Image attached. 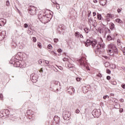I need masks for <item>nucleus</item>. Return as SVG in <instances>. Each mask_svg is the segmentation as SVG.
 <instances>
[{"instance_id": "nucleus-1", "label": "nucleus", "mask_w": 125, "mask_h": 125, "mask_svg": "<svg viewBox=\"0 0 125 125\" xmlns=\"http://www.w3.org/2000/svg\"><path fill=\"white\" fill-rule=\"evenodd\" d=\"M83 43L85 45V46L86 47L91 45L96 54H101V53L104 52L105 51V44L104 43L99 42L97 44L96 40L91 41V40L87 39L86 42H83Z\"/></svg>"}, {"instance_id": "nucleus-2", "label": "nucleus", "mask_w": 125, "mask_h": 125, "mask_svg": "<svg viewBox=\"0 0 125 125\" xmlns=\"http://www.w3.org/2000/svg\"><path fill=\"white\" fill-rule=\"evenodd\" d=\"M114 51L115 53H118V49L115 44L111 43L108 45L107 53L110 56H113L114 55Z\"/></svg>"}, {"instance_id": "nucleus-3", "label": "nucleus", "mask_w": 125, "mask_h": 125, "mask_svg": "<svg viewBox=\"0 0 125 125\" xmlns=\"http://www.w3.org/2000/svg\"><path fill=\"white\" fill-rule=\"evenodd\" d=\"M79 63H80L81 66L84 67V69H86V70H89V67L87 64V62L85 58H81V59L79 60Z\"/></svg>"}, {"instance_id": "nucleus-4", "label": "nucleus", "mask_w": 125, "mask_h": 125, "mask_svg": "<svg viewBox=\"0 0 125 125\" xmlns=\"http://www.w3.org/2000/svg\"><path fill=\"white\" fill-rule=\"evenodd\" d=\"M92 115L94 118H99L100 115H101V111L100 109H94L92 112Z\"/></svg>"}, {"instance_id": "nucleus-5", "label": "nucleus", "mask_w": 125, "mask_h": 125, "mask_svg": "<svg viewBox=\"0 0 125 125\" xmlns=\"http://www.w3.org/2000/svg\"><path fill=\"white\" fill-rule=\"evenodd\" d=\"M36 9L37 8L35 7V6H31L28 9V13H29V14H30V15H32V16L35 15L37 11Z\"/></svg>"}, {"instance_id": "nucleus-6", "label": "nucleus", "mask_w": 125, "mask_h": 125, "mask_svg": "<svg viewBox=\"0 0 125 125\" xmlns=\"http://www.w3.org/2000/svg\"><path fill=\"white\" fill-rule=\"evenodd\" d=\"M62 117L65 121L70 120V114L68 111H64L62 112Z\"/></svg>"}, {"instance_id": "nucleus-7", "label": "nucleus", "mask_w": 125, "mask_h": 125, "mask_svg": "<svg viewBox=\"0 0 125 125\" xmlns=\"http://www.w3.org/2000/svg\"><path fill=\"white\" fill-rule=\"evenodd\" d=\"M38 78L39 77L37 74L33 73L30 75V79H31L32 83H37V82H38Z\"/></svg>"}, {"instance_id": "nucleus-8", "label": "nucleus", "mask_w": 125, "mask_h": 125, "mask_svg": "<svg viewBox=\"0 0 125 125\" xmlns=\"http://www.w3.org/2000/svg\"><path fill=\"white\" fill-rule=\"evenodd\" d=\"M46 15H43L42 13H39L38 14V18L40 21H42L43 20H44L46 18Z\"/></svg>"}, {"instance_id": "nucleus-9", "label": "nucleus", "mask_w": 125, "mask_h": 125, "mask_svg": "<svg viewBox=\"0 0 125 125\" xmlns=\"http://www.w3.org/2000/svg\"><path fill=\"white\" fill-rule=\"evenodd\" d=\"M67 91L69 94L72 95V94H74V93L75 92V89L72 86H70L67 89Z\"/></svg>"}, {"instance_id": "nucleus-10", "label": "nucleus", "mask_w": 125, "mask_h": 125, "mask_svg": "<svg viewBox=\"0 0 125 125\" xmlns=\"http://www.w3.org/2000/svg\"><path fill=\"white\" fill-rule=\"evenodd\" d=\"M60 83L57 81H54L53 83L51 84V88L53 89V85H55V87L57 88V86L59 85Z\"/></svg>"}, {"instance_id": "nucleus-11", "label": "nucleus", "mask_w": 125, "mask_h": 125, "mask_svg": "<svg viewBox=\"0 0 125 125\" xmlns=\"http://www.w3.org/2000/svg\"><path fill=\"white\" fill-rule=\"evenodd\" d=\"M6 33L5 31H0V41H2L3 39H4L5 36L6 35Z\"/></svg>"}, {"instance_id": "nucleus-12", "label": "nucleus", "mask_w": 125, "mask_h": 125, "mask_svg": "<svg viewBox=\"0 0 125 125\" xmlns=\"http://www.w3.org/2000/svg\"><path fill=\"white\" fill-rule=\"evenodd\" d=\"M5 23H6V20L3 19H0V26L1 27H3L5 25Z\"/></svg>"}, {"instance_id": "nucleus-13", "label": "nucleus", "mask_w": 125, "mask_h": 125, "mask_svg": "<svg viewBox=\"0 0 125 125\" xmlns=\"http://www.w3.org/2000/svg\"><path fill=\"white\" fill-rule=\"evenodd\" d=\"M54 121H55L56 125H59V123H60V118L58 116H55L54 117Z\"/></svg>"}, {"instance_id": "nucleus-14", "label": "nucleus", "mask_w": 125, "mask_h": 125, "mask_svg": "<svg viewBox=\"0 0 125 125\" xmlns=\"http://www.w3.org/2000/svg\"><path fill=\"white\" fill-rule=\"evenodd\" d=\"M12 64H14L15 67H21V68H22V66H21V64L19 61L14 62V63L12 62Z\"/></svg>"}, {"instance_id": "nucleus-15", "label": "nucleus", "mask_w": 125, "mask_h": 125, "mask_svg": "<svg viewBox=\"0 0 125 125\" xmlns=\"http://www.w3.org/2000/svg\"><path fill=\"white\" fill-rule=\"evenodd\" d=\"M9 119L10 121H12V122H16V121H17L19 118L13 115H11V117H10Z\"/></svg>"}, {"instance_id": "nucleus-16", "label": "nucleus", "mask_w": 125, "mask_h": 125, "mask_svg": "<svg viewBox=\"0 0 125 125\" xmlns=\"http://www.w3.org/2000/svg\"><path fill=\"white\" fill-rule=\"evenodd\" d=\"M57 30L58 32H59V33L61 34V33H62V31L64 30V28H63V25H59L57 28Z\"/></svg>"}, {"instance_id": "nucleus-17", "label": "nucleus", "mask_w": 125, "mask_h": 125, "mask_svg": "<svg viewBox=\"0 0 125 125\" xmlns=\"http://www.w3.org/2000/svg\"><path fill=\"white\" fill-rule=\"evenodd\" d=\"M89 90V85L85 86L83 88V91H85V93H86V92H88Z\"/></svg>"}, {"instance_id": "nucleus-18", "label": "nucleus", "mask_w": 125, "mask_h": 125, "mask_svg": "<svg viewBox=\"0 0 125 125\" xmlns=\"http://www.w3.org/2000/svg\"><path fill=\"white\" fill-rule=\"evenodd\" d=\"M3 113H4L5 116H8L9 117V110L8 109H3Z\"/></svg>"}, {"instance_id": "nucleus-19", "label": "nucleus", "mask_w": 125, "mask_h": 125, "mask_svg": "<svg viewBox=\"0 0 125 125\" xmlns=\"http://www.w3.org/2000/svg\"><path fill=\"white\" fill-rule=\"evenodd\" d=\"M99 2L101 5L104 6L106 4V0H100Z\"/></svg>"}, {"instance_id": "nucleus-20", "label": "nucleus", "mask_w": 125, "mask_h": 125, "mask_svg": "<svg viewBox=\"0 0 125 125\" xmlns=\"http://www.w3.org/2000/svg\"><path fill=\"white\" fill-rule=\"evenodd\" d=\"M105 17H108V18H111L112 19H113V18H114V15L111 14H107L106 15Z\"/></svg>"}, {"instance_id": "nucleus-21", "label": "nucleus", "mask_w": 125, "mask_h": 125, "mask_svg": "<svg viewBox=\"0 0 125 125\" xmlns=\"http://www.w3.org/2000/svg\"><path fill=\"white\" fill-rule=\"evenodd\" d=\"M104 29L105 33H111V31H110V29H109V28L104 26Z\"/></svg>"}, {"instance_id": "nucleus-22", "label": "nucleus", "mask_w": 125, "mask_h": 125, "mask_svg": "<svg viewBox=\"0 0 125 125\" xmlns=\"http://www.w3.org/2000/svg\"><path fill=\"white\" fill-rule=\"evenodd\" d=\"M114 28H115V24L113 23H111L110 25V30H114Z\"/></svg>"}, {"instance_id": "nucleus-23", "label": "nucleus", "mask_w": 125, "mask_h": 125, "mask_svg": "<svg viewBox=\"0 0 125 125\" xmlns=\"http://www.w3.org/2000/svg\"><path fill=\"white\" fill-rule=\"evenodd\" d=\"M97 18L99 20H101L102 19V16H101V14H97Z\"/></svg>"}, {"instance_id": "nucleus-24", "label": "nucleus", "mask_w": 125, "mask_h": 125, "mask_svg": "<svg viewBox=\"0 0 125 125\" xmlns=\"http://www.w3.org/2000/svg\"><path fill=\"white\" fill-rule=\"evenodd\" d=\"M107 39L108 41H112V40H113V38L110 35L107 36Z\"/></svg>"}, {"instance_id": "nucleus-25", "label": "nucleus", "mask_w": 125, "mask_h": 125, "mask_svg": "<svg viewBox=\"0 0 125 125\" xmlns=\"http://www.w3.org/2000/svg\"><path fill=\"white\" fill-rule=\"evenodd\" d=\"M54 4L56 5V7L57 9H59L60 8V6H59V4H58L57 2H54Z\"/></svg>"}, {"instance_id": "nucleus-26", "label": "nucleus", "mask_w": 125, "mask_h": 125, "mask_svg": "<svg viewBox=\"0 0 125 125\" xmlns=\"http://www.w3.org/2000/svg\"><path fill=\"white\" fill-rule=\"evenodd\" d=\"M116 22H117V23H123V21L120 19H117L116 20Z\"/></svg>"}, {"instance_id": "nucleus-27", "label": "nucleus", "mask_w": 125, "mask_h": 125, "mask_svg": "<svg viewBox=\"0 0 125 125\" xmlns=\"http://www.w3.org/2000/svg\"><path fill=\"white\" fill-rule=\"evenodd\" d=\"M104 26H102V28H101L102 33H103L104 32H105V29H104V27H106L104 24H103Z\"/></svg>"}, {"instance_id": "nucleus-28", "label": "nucleus", "mask_w": 125, "mask_h": 125, "mask_svg": "<svg viewBox=\"0 0 125 125\" xmlns=\"http://www.w3.org/2000/svg\"><path fill=\"white\" fill-rule=\"evenodd\" d=\"M109 65H110V63L109 62H106L104 63V66L106 67H109Z\"/></svg>"}, {"instance_id": "nucleus-29", "label": "nucleus", "mask_w": 125, "mask_h": 125, "mask_svg": "<svg viewBox=\"0 0 125 125\" xmlns=\"http://www.w3.org/2000/svg\"><path fill=\"white\" fill-rule=\"evenodd\" d=\"M68 68H73L74 67V64L69 63L68 64Z\"/></svg>"}, {"instance_id": "nucleus-30", "label": "nucleus", "mask_w": 125, "mask_h": 125, "mask_svg": "<svg viewBox=\"0 0 125 125\" xmlns=\"http://www.w3.org/2000/svg\"><path fill=\"white\" fill-rule=\"evenodd\" d=\"M37 45L38 46V47H39V48H42V43L40 42H38L37 43Z\"/></svg>"}, {"instance_id": "nucleus-31", "label": "nucleus", "mask_w": 125, "mask_h": 125, "mask_svg": "<svg viewBox=\"0 0 125 125\" xmlns=\"http://www.w3.org/2000/svg\"><path fill=\"white\" fill-rule=\"evenodd\" d=\"M75 37H80V32H76L75 33Z\"/></svg>"}, {"instance_id": "nucleus-32", "label": "nucleus", "mask_w": 125, "mask_h": 125, "mask_svg": "<svg viewBox=\"0 0 125 125\" xmlns=\"http://www.w3.org/2000/svg\"><path fill=\"white\" fill-rule=\"evenodd\" d=\"M111 84H113V85H116L117 84V82L116 81H111Z\"/></svg>"}, {"instance_id": "nucleus-33", "label": "nucleus", "mask_w": 125, "mask_h": 125, "mask_svg": "<svg viewBox=\"0 0 125 125\" xmlns=\"http://www.w3.org/2000/svg\"><path fill=\"white\" fill-rule=\"evenodd\" d=\"M88 30L89 29H88V28H85L84 29V31H85L86 34H88Z\"/></svg>"}, {"instance_id": "nucleus-34", "label": "nucleus", "mask_w": 125, "mask_h": 125, "mask_svg": "<svg viewBox=\"0 0 125 125\" xmlns=\"http://www.w3.org/2000/svg\"><path fill=\"white\" fill-rule=\"evenodd\" d=\"M6 5H7V6H9L10 5V3L9 2V0H6Z\"/></svg>"}, {"instance_id": "nucleus-35", "label": "nucleus", "mask_w": 125, "mask_h": 125, "mask_svg": "<svg viewBox=\"0 0 125 125\" xmlns=\"http://www.w3.org/2000/svg\"><path fill=\"white\" fill-rule=\"evenodd\" d=\"M0 100H3V96L1 93L0 94Z\"/></svg>"}, {"instance_id": "nucleus-36", "label": "nucleus", "mask_w": 125, "mask_h": 125, "mask_svg": "<svg viewBox=\"0 0 125 125\" xmlns=\"http://www.w3.org/2000/svg\"><path fill=\"white\" fill-rule=\"evenodd\" d=\"M105 20H106V22H110V21H111V20L110 19V18H108V17H106Z\"/></svg>"}, {"instance_id": "nucleus-37", "label": "nucleus", "mask_w": 125, "mask_h": 125, "mask_svg": "<svg viewBox=\"0 0 125 125\" xmlns=\"http://www.w3.org/2000/svg\"><path fill=\"white\" fill-rule=\"evenodd\" d=\"M98 32H99L100 33V34L102 33V31H101V28H100V27L98 28Z\"/></svg>"}, {"instance_id": "nucleus-38", "label": "nucleus", "mask_w": 125, "mask_h": 125, "mask_svg": "<svg viewBox=\"0 0 125 125\" xmlns=\"http://www.w3.org/2000/svg\"><path fill=\"white\" fill-rule=\"evenodd\" d=\"M51 54H53L54 56H56V55H57V54H56L54 51H51Z\"/></svg>"}, {"instance_id": "nucleus-39", "label": "nucleus", "mask_w": 125, "mask_h": 125, "mask_svg": "<svg viewBox=\"0 0 125 125\" xmlns=\"http://www.w3.org/2000/svg\"><path fill=\"white\" fill-rule=\"evenodd\" d=\"M32 40L33 42H37V38H36V37H33Z\"/></svg>"}, {"instance_id": "nucleus-40", "label": "nucleus", "mask_w": 125, "mask_h": 125, "mask_svg": "<svg viewBox=\"0 0 125 125\" xmlns=\"http://www.w3.org/2000/svg\"><path fill=\"white\" fill-rule=\"evenodd\" d=\"M106 73L107 74H111V70L109 69H106Z\"/></svg>"}, {"instance_id": "nucleus-41", "label": "nucleus", "mask_w": 125, "mask_h": 125, "mask_svg": "<svg viewBox=\"0 0 125 125\" xmlns=\"http://www.w3.org/2000/svg\"><path fill=\"white\" fill-rule=\"evenodd\" d=\"M48 48H49V49H52V46L51 45V44L48 45Z\"/></svg>"}, {"instance_id": "nucleus-42", "label": "nucleus", "mask_w": 125, "mask_h": 125, "mask_svg": "<svg viewBox=\"0 0 125 125\" xmlns=\"http://www.w3.org/2000/svg\"><path fill=\"white\" fill-rule=\"evenodd\" d=\"M54 42L55 43H57L58 42V39H54Z\"/></svg>"}, {"instance_id": "nucleus-43", "label": "nucleus", "mask_w": 125, "mask_h": 125, "mask_svg": "<svg viewBox=\"0 0 125 125\" xmlns=\"http://www.w3.org/2000/svg\"><path fill=\"white\" fill-rule=\"evenodd\" d=\"M97 76L98 77H99V78H102V74H101V73H98Z\"/></svg>"}, {"instance_id": "nucleus-44", "label": "nucleus", "mask_w": 125, "mask_h": 125, "mask_svg": "<svg viewBox=\"0 0 125 125\" xmlns=\"http://www.w3.org/2000/svg\"><path fill=\"white\" fill-rule=\"evenodd\" d=\"M57 51H58V52H59V53H60L62 52V49H61V48H60L57 50Z\"/></svg>"}, {"instance_id": "nucleus-45", "label": "nucleus", "mask_w": 125, "mask_h": 125, "mask_svg": "<svg viewBox=\"0 0 125 125\" xmlns=\"http://www.w3.org/2000/svg\"><path fill=\"white\" fill-rule=\"evenodd\" d=\"M1 115H2V117H4L5 115L4 114V112H3V110L0 112Z\"/></svg>"}, {"instance_id": "nucleus-46", "label": "nucleus", "mask_w": 125, "mask_h": 125, "mask_svg": "<svg viewBox=\"0 0 125 125\" xmlns=\"http://www.w3.org/2000/svg\"><path fill=\"white\" fill-rule=\"evenodd\" d=\"M121 86L122 87V88H123L124 89H125V84L123 83L121 85Z\"/></svg>"}, {"instance_id": "nucleus-47", "label": "nucleus", "mask_w": 125, "mask_h": 125, "mask_svg": "<svg viewBox=\"0 0 125 125\" xmlns=\"http://www.w3.org/2000/svg\"><path fill=\"white\" fill-rule=\"evenodd\" d=\"M106 98H109V96H108V95H106V96H104L103 97V99H104L105 100Z\"/></svg>"}, {"instance_id": "nucleus-48", "label": "nucleus", "mask_w": 125, "mask_h": 125, "mask_svg": "<svg viewBox=\"0 0 125 125\" xmlns=\"http://www.w3.org/2000/svg\"><path fill=\"white\" fill-rule=\"evenodd\" d=\"M75 113H76V114H79V113H80V110L77 109L75 111Z\"/></svg>"}, {"instance_id": "nucleus-49", "label": "nucleus", "mask_w": 125, "mask_h": 125, "mask_svg": "<svg viewBox=\"0 0 125 125\" xmlns=\"http://www.w3.org/2000/svg\"><path fill=\"white\" fill-rule=\"evenodd\" d=\"M106 79H107L108 81L111 80V77H110V76H107L106 77Z\"/></svg>"}, {"instance_id": "nucleus-50", "label": "nucleus", "mask_w": 125, "mask_h": 125, "mask_svg": "<svg viewBox=\"0 0 125 125\" xmlns=\"http://www.w3.org/2000/svg\"><path fill=\"white\" fill-rule=\"evenodd\" d=\"M122 11V10H121V9H120V8H118V9H117V12H118V13H120V12Z\"/></svg>"}, {"instance_id": "nucleus-51", "label": "nucleus", "mask_w": 125, "mask_h": 125, "mask_svg": "<svg viewBox=\"0 0 125 125\" xmlns=\"http://www.w3.org/2000/svg\"><path fill=\"white\" fill-rule=\"evenodd\" d=\"M23 26L24 28H28V24L27 23H25Z\"/></svg>"}, {"instance_id": "nucleus-52", "label": "nucleus", "mask_w": 125, "mask_h": 125, "mask_svg": "<svg viewBox=\"0 0 125 125\" xmlns=\"http://www.w3.org/2000/svg\"><path fill=\"white\" fill-rule=\"evenodd\" d=\"M89 22H92V19L91 18H88Z\"/></svg>"}, {"instance_id": "nucleus-53", "label": "nucleus", "mask_w": 125, "mask_h": 125, "mask_svg": "<svg viewBox=\"0 0 125 125\" xmlns=\"http://www.w3.org/2000/svg\"><path fill=\"white\" fill-rule=\"evenodd\" d=\"M88 13H88L87 16H88V17H89L90 16V13H91V11H89L88 12Z\"/></svg>"}, {"instance_id": "nucleus-54", "label": "nucleus", "mask_w": 125, "mask_h": 125, "mask_svg": "<svg viewBox=\"0 0 125 125\" xmlns=\"http://www.w3.org/2000/svg\"><path fill=\"white\" fill-rule=\"evenodd\" d=\"M76 81H77V82H80V81H81V78H76Z\"/></svg>"}, {"instance_id": "nucleus-55", "label": "nucleus", "mask_w": 125, "mask_h": 125, "mask_svg": "<svg viewBox=\"0 0 125 125\" xmlns=\"http://www.w3.org/2000/svg\"><path fill=\"white\" fill-rule=\"evenodd\" d=\"M39 64H42V60H40L39 61H38Z\"/></svg>"}, {"instance_id": "nucleus-56", "label": "nucleus", "mask_w": 125, "mask_h": 125, "mask_svg": "<svg viewBox=\"0 0 125 125\" xmlns=\"http://www.w3.org/2000/svg\"><path fill=\"white\" fill-rule=\"evenodd\" d=\"M96 16V12H93V16L94 17V16Z\"/></svg>"}, {"instance_id": "nucleus-57", "label": "nucleus", "mask_w": 125, "mask_h": 125, "mask_svg": "<svg viewBox=\"0 0 125 125\" xmlns=\"http://www.w3.org/2000/svg\"><path fill=\"white\" fill-rule=\"evenodd\" d=\"M67 58H64L63 59V61H67Z\"/></svg>"}, {"instance_id": "nucleus-58", "label": "nucleus", "mask_w": 125, "mask_h": 125, "mask_svg": "<svg viewBox=\"0 0 125 125\" xmlns=\"http://www.w3.org/2000/svg\"><path fill=\"white\" fill-rule=\"evenodd\" d=\"M93 1H94V2L95 3H97V2H98V1H97V0H94Z\"/></svg>"}, {"instance_id": "nucleus-59", "label": "nucleus", "mask_w": 125, "mask_h": 125, "mask_svg": "<svg viewBox=\"0 0 125 125\" xmlns=\"http://www.w3.org/2000/svg\"><path fill=\"white\" fill-rule=\"evenodd\" d=\"M45 61V64H49V62L48 61Z\"/></svg>"}, {"instance_id": "nucleus-60", "label": "nucleus", "mask_w": 125, "mask_h": 125, "mask_svg": "<svg viewBox=\"0 0 125 125\" xmlns=\"http://www.w3.org/2000/svg\"><path fill=\"white\" fill-rule=\"evenodd\" d=\"M80 38H81L82 39H83V35L80 34Z\"/></svg>"}, {"instance_id": "nucleus-61", "label": "nucleus", "mask_w": 125, "mask_h": 125, "mask_svg": "<svg viewBox=\"0 0 125 125\" xmlns=\"http://www.w3.org/2000/svg\"><path fill=\"white\" fill-rule=\"evenodd\" d=\"M119 40L118 39V40H117V43H120V42H119Z\"/></svg>"}, {"instance_id": "nucleus-62", "label": "nucleus", "mask_w": 125, "mask_h": 125, "mask_svg": "<svg viewBox=\"0 0 125 125\" xmlns=\"http://www.w3.org/2000/svg\"><path fill=\"white\" fill-rule=\"evenodd\" d=\"M54 88H56L55 87V85H53V89H54Z\"/></svg>"}, {"instance_id": "nucleus-63", "label": "nucleus", "mask_w": 125, "mask_h": 125, "mask_svg": "<svg viewBox=\"0 0 125 125\" xmlns=\"http://www.w3.org/2000/svg\"><path fill=\"white\" fill-rule=\"evenodd\" d=\"M43 71V70H42V69H40V72H42Z\"/></svg>"}, {"instance_id": "nucleus-64", "label": "nucleus", "mask_w": 125, "mask_h": 125, "mask_svg": "<svg viewBox=\"0 0 125 125\" xmlns=\"http://www.w3.org/2000/svg\"><path fill=\"white\" fill-rule=\"evenodd\" d=\"M123 108H122V110H120V113H122V112H123Z\"/></svg>"}]
</instances>
